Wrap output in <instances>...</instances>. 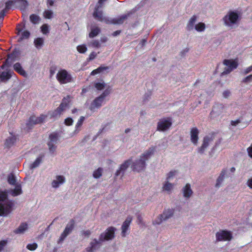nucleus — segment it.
Instances as JSON below:
<instances>
[{
    "label": "nucleus",
    "mask_w": 252,
    "mask_h": 252,
    "mask_svg": "<svg viewBox=\"0 0 252 252\" xmlns=\"http://www.w3.org/2000/svg\"><path fill=\"white\" fill-rule=\"evenodd\" d=\"M240 18L241 14L239 12L236 10H230L223 17L222 23L227 29L231 30L237 26Z\"/></svg>",
    "instance_id": "f257e3e1"
},
{
    "label": "nucleus",
    "mask_w": 252,
    "mask_h": 252,
    "mask_svg": "<svg viewBox=\"0 0 252 252\" xmlns=\"http://www.w3.org/2000/svg\"><path fill=\"white\" fill-rule=\"evenodd\" d=\"M13 210V203L8 200L6 192L0 190V216L6 217Z\"/></svg>",
    "instance_id": "f03ea898"
},
{
    "label": "nucleus",
    "mask_w": 252,
    "mask_h": 252,
    "mask_svg": "<svg viewBox=\"0 0 252 252\" xmlns=\"http://www.w3.org/2000/svg\"><path fill=\"white\" fill-rule=\"evenodd\" d=\"M93 15L95 19L100 21L105 22L109 23H110L109 22H108L107 18L103 15L102 12L99 8L98 7L97 8H95L94 12ZM124 19V17L116 18L114 19V21L111 23L119 24L123 22Z\"/></svg>",
    "instance_id": "7ed1b4c3"
},
{
    "label": "nucleus",
    "mask_w": 252,
    "mask_h": 252,
    "mask_svg": "<svg viewBox=\"0 0 252 252\" xmlns=\"http://www.w3.org/2000/svg\"><path fill=\"white\" fill-rule=\"evenodd\" d=\"M110 93V89L109 88H107L99 96L95 98L93 101L90 107V109L91 110L94 111L95 109L100 107L102 105L105 97Z\"/></svg>",
    "instance_id": "20e7f679"
},
{
    "label": "nucleus",
    "mask_w": 252,
    "mask_h": 252,
    "mask_svg": "<svg viewBox=\"0 0 252 252\" xmlns=\"http://www.w3.org/2000/svg\"><path fill=\"white\" fill-rule=\"evenodd\" d=\"M56 78L61 84H66L72 81L71 74L64 69L59 70L57 73Z\"/></svg>",
    "instance_id": "39448f33"
},
{
    "label": "nucleus",
    "mask_w": 252,
    "mask_h": 252,
    "mask_svg": "<svg viewBox=\"0 0 252 252\" xmlns=\"http://www.w3.org/2000/svg\"><path fill=\"white\" fill-rule=\"evenodd\" d=\"M70 104L71 101L70 98L69 97L65 98L63 100V102L61 104L60 106L58 107L54 112H53L52 114V117L55 118L59 117L62 114L63 111L69 108Z\"/></svg>",
    "instance_id": "423d86ee"
},
{
    "label": "nucleus",
    "mask_w": 252,
    "mask_h": 252,
    "mask_svg": "<svg viewBox=\"0 0 252 252\" xmlns=\"http://www.w3.org/2000/svg\"><path fill=\"white\" fill-rule=\"evenodd\" d=\"M223 63L225 66L222 74H227L231 72L238 66V61L236 59H228L224 60Z\"/></svg>",
    "instance_id": "0eeeda50"
},
{
    "label": "nucleus",
    "mask_w": 252,
    "mask_h": 252,
    "mask_svg": "<svg viewBox=\"0 0 252 252\" xmlns=\"http://www.w3.org/2000/svg\"><path fill=\"white\" fill-rule=\"evenodd\" d=\"M172 125L171 119L169 118L162 119L158 123L157 130L160 131H165L170 128Z\"/></svg>",
    "instance_id": "6e6552de"
},
{
    "label": "nucleus",
    "mask_w": 252,
    "mask_h": 252,
    "mask_svg": "<svg viewBox=\"0 0 252 252\" xmlns=\"http://www.w3.org/2000/svg\"><path fill=\"white\" fill-rule=\"evenodd\" d=\"M145 166V161L140 157L134 161H132V166L131 168L136 171L142 170Z\"/></svg>",
    "instance_id": "1a4fd4ad"
},
{
    "label": "nucleus",
    "mask_w": 252,
    "mask_h": 252,
    "mask_svg": "<svg viewBox=\"0 0 252 252\" xmlns=\"http://www.w3.org/2000/svg\"><path fill=\"white\" fill-rule=\"evenodd\" d=\"M216 239L218 241H230L232 239L231 233L227 231L221 230L216 234Z\"/></svg>",
    "instance_id": "9d476101"
},
{
    "label": "nucleus",
    "mask_w": 252,
    "mask_h": 252,
    "mask_svg": "<svg viewBox=\"0 0 252 252\" xmlns=\"http://www.w3.org/2000/svg\"><path fill=\"white\" fill-rule=\"evenodd\" d=\"M116 229L114 227H111L108 228L106 231L101 234L100 239L102 240H109L114 237V233Z\"/></svg>",
    "instance_id": "9b49d317"
},
{
    "label": "nucleus",
    "mask_w": 252,
    "mask_h": 252,
    "mask_svg": "<svg viewBox=\"0 0 252 252\" xmlns=\"http://www.w3.org/2000/svg\"><path fill=\"white\" fill-rule=\"evenodd\" d=\"M199 130L196 127H192L190 130V139L191 143L196 145L198 140Z\"/></svg>",
    "instance_id": "f8f14e48"
},
{
    "label": "nucleus",
    "mask_w": 252,
    "mask_h": 252,
    "mask_svg": "<svg viewBox=\"0 0 252 252\" xmlns=\"http://www.w3.org/2000/svg\"><path fill=\"white\" fill-rule=\"evenodd\" d=\"M65 182V178L63 176H57L53 180L52 186L54 188H57Z\"/></svg>",
    "instance_id": "ddd939ff"
},
{
    "label": "nucleus",
    "mask_w": 252,
    "mask_h": 252,
    "mask_svg": "<svg viewBox=\"0 0 252 252\" xmlns=\"http://www.w3.org/2000/svg\"><path fill=\"white\" fill-rule=\"evenodd\" d=\"M73 226L72 224H67L64 229L63 232L61 234L59 238V241H63L64 238L70 233L73 229Z\"/></svg>",
    "instance_id": "4468645a"
},
{
    "label": "nucleus",
    "mask_w": 252,
    "mask_h": 252,
    "mask_svg": "<svg viewBox=\"0 0 252 252\" xmlns=\"http://www.w3.org/2000/svg\"><path fill=\"white\" fill-rule=\"evenodd\" d=\"M178 208H176L175 210L173 209H167L165 210L161 215L164 218V220H167L172 217L174 214H177Z\"/></svg>",
    "instance_id": "2eb2a0df"
},
{
    "label": "nucleus",
    "mask_w": 252,
    "mask_h": 252,
    "mask_svg": "<svg viewBox=\"0 0 252 252\" xmlns=\"http://www.w3.org/2000/svg\"><path fill=\"white\" fill-rule=\"evenodd\" d=\"M131 221V219L128 218L123 222L122 226V235L123 237L126 236L127 234Z\"/></svg>",
    "instance_id": "dca6fc26"
},
{
    "label": "nucleus",
    "mask_w": 252,
    "mask_h": 252,
    "mask_svg": "<svg viewBox=\"0 0 252 252\" xmlns=\"http://www.w3.org/2000/svg\"><path fill=\"white\" fill-rule=\"evenodd\" d=\"M183 193L184 196L186 198H189L192 196L193 192L189 184H186L183 188Z\"/></svg>",
    "instance_id": "f3484780"
},
{
    "label": "nucleus",
    "mask_w": 252,
    "mask_h": 252,
    "mask_svg": "<svg viewBox=\"0 0 252 252\" xmlns=\"http://www.w3.org/2000/svg\"><path fill=\"white\" fill-rule=\"evenodd\" d=\"M154 152L155 150L154 148H150L145 151L139 157L146 161L154 154Z\"/></svg>",
    "instance_id": "a211bd4d"
},
{
    "label": "nucleus",
    "mask_w": 252,
    "mask_h": 252,
    "mask_svg": "<svg viewBox=\"0 0 252 252\" xmlns=\"http://www.w3.org/2000/svg\"><path fill=\"white\" fill-rule=\"evenodd\" d=\"M173 184L169 182V181L167 180L163 184L162 187V189L164 191L169 192L173 189Z\"/></svg>",
    "instance_id": "6ab92c4d"
},
{
    "label": "nucleus",
    "mask_w": 252,
    "mask_h": 252,
    "mask_svg": "<svg viewBox=\"0 0 252 252\" xmlns=\"http://www.w3.org/2000/svg\"><path fill=\"white\" fill-rule=\"evenodd\" d=\"M14 69L18 73L23 75V76H26L27 73L26 71L23 69L21 65L19 63H16L13 66Z\"/></svg>",
    "instance_id": "aec40b11"
},
{
    "label": "nucleus",
    "mask_w": 252,
    "mask_h": 252,
    "mask_svg": "<svg viewBox=\"0 0 252 252\" xmlns=\"http://www.w3.org/2000/svg\"><path fill=\"white\" fill-rule=\"evenodd\" d=\"M21 193L22 189L21 185L19 183L16 184L14 189L11 191V195L13 196H15L20 194Z\"/></svg>",
    "instance_id": "412c9836"
},
{
    "label": "nucleus",
    "mask_w": 252,
    "mask_h": 252,
    "mask_svg": "<svg viewBox=\"0 0 252 252\" xmlns=\"http://www.w3.org/2000/svg\"><path fill=\"white\" fill-rule=\"evenodd\" d=\"M196 22V17L195 16H192L189 20L187 24V28L191 30L194 28L195 24Z\"/></svg>",
    "instance_id": "4be33fe9"
},
{
    "label": "nucleus",
    "mask_w": 252,
    "mask_h": 252,
    "mask_svg": "<svg viewBox=\"0 0 252 252\" xmlns=\"http://www.w3.org/2000/svg\"><path fill=\"white\" fill-rule=\"evenodd\" d=\"M18 34L21 36L20 39L21 40L28 38L30 35V33L28 31H23L22 30L18 29Z\"/></svg>",
    "instance_id": "5701e85b"
},
{
    "label": "nucleus",
    "mask_w": 252,
    "mask_h": 252,
    "mask_svg": "<svg viewBox=\"0 0 252 252\" xmlns=\"http://www.w3.org/2000/svg\"><path fill=\"white\" fill-rule=\"evenodd\" d=\"M94 87L97 90L101 91L106 87V84L103 81H99L94 83Z\"/></svg>",
    "instance_id": "b1692460"
},
{
    "label": "nucleus",
    "mask_w": 252,
    "mask_h": 252,
    "mask_svg": "<svg viewBox=\"0 0 252 252\" xmlns=\"http://www.w3.org/2000/svg\"><path fill=\"white\" fill-rule=\"evenodd\" d=\"M130 165L132 166V160L129 159L122 164L120 167V171H125Z\"/></svg>",
    "instance_id": "393cba45"
},
{
    "label": "nucleus",
    "mask_w": 252,
    "mask_h": 252,
    "mask_svg": "<svg viewBox=\"0 0 252 252\" xmlns=\"http://www.w3.org/2000/svg\"><path fill=\"white\" fill-rule=\"evenodd\" d=\"M206 28L205 24L203 23H198L195 25L194 26V29L198 32H202L205 31Z\"/></svg>",
    "instance_id": "a878e982"
},
{
    "label": "nucleus",
    "mask_w": 252,
    "mask_h": 252,
    "mask_svg": "<svg viewBox=\"0 0 252 252\" xmlns=\"http://www.w3.org/2000/svg\"><path fill=\"white\" fill-rule=\"evenodd\" d=\"M59 140V136L57 133H52L49 136V143H52L53 144H56L58 141Z\"/></svg>",
    "instance_id": "bb28decb"
},
{
    "label": "nucleus",
    "mask_w": 252,
    "mask_h": 252,
    "mask_svg": "<svg viewBox=\"0 0 252 252\" xmlns=\"http://www.w3.org/2000/svg\"><path fill=\"white\" fill-rule=\"evenodd\" d=\"M43 15L44 18L47 19H51L53 17L54 12L51 10L47 9L44 11Z\"/></svg>",
    "instance_id": "cd10ccee"
},
{
    "label": "nucleus",
    "mask_w": 252,
    "mask_h": 252,
    "mask_svg": "<svg viewBox=\"0 0 252 252\" xmlns=\"http://www.w3.org/2000/svg\"><path fill=\"white\" fill-rule=\"evenodd\" d=\"M11 77V72H3L0 75V82L7 80Z\"/></svg>",
    "instance_id": "c85d7f7f"
},
{
    "label": "nucleus",
    "mask_w": 252,
    "mask_h": 252,
    "mask_svg": "<svg viewBox=\"0 0 252 252\" xmlns=\"http://www.w3.org/2000/svg\"><path fill=\"white\" fill-rule=\"evenodd\" d=\"M76 49L80 54H85L88 51V48L85 44H80L77 46Z\"/></svg>",
    "instance_id": "c756f323"
},
{
    "label": "nucleus",
    "mask_w": 252,
    "mask_h": 252,
    "mask_svg": "<svg viewBox=\"0 0 252 252\" xmlns=\"http://www.w3.org/2000/svg\"><path fill=\"white\" fill-rule=\"evenodd\" d=\"M41 32L43 34H48L50 30V26L47 24H43L40 27Z\"/></svg>",
    "instance_id": "7c9ffc66"
},
{
    "label": "nucleus",
    "mask_w": 252,
    "mask_h": 252,
    "mask_svg": "<svg viewBox=\"0 0 252 252\" xmlns=\"http://www.w3.org/2000/svg\"><path fill=\"white\" fill-rule=\"evenodd\" d=\"M30 19L31 22L34 24H38L40 21V17L35 14H32L30 17Z\"/></svg>",
    "instance_id": "2f4dec72"
},
{
    "label": "nucleus",
    "mask_w": 252,
    "mask_h": 252,
    "mask_svg": "<svg viewBox=\"0 0 252 252\" xmlns=\"http://www.w3.org/2000/svg\"><path fill=\"white\" fill-rule=\"evenodd\" d=\"M44 43V40L42 38L38 37L34 39V43L36 48L41 47Z\"/></svg>",
    "instance_id": "473e14b6"
},
{
    "label": "nucleus",
    "mask_w": 252,
    "mask_h": 252,
    "mask_svg": "<svg viewBox=\"0 0 252 252\" xmlns=\"http://www.w3.org/2000/svg\"><path fill=\"white\" fill-rule=\"evenodd\" d=\"M28 228L27 224H23L21 225L16 230V232L18 234L23 233Z\"/></svg>",
    "instance_id": "72a5a7b5"
},
{
    "label": "nucleus",
    "mask_w": 252,
    "mask_h": 252,
    "mask_svg": "<svg viewBox=\"0 0 252 252\" xmlns=\"http://www.w3.org/2000/svg\"><path fill=\"white\" fill-rule=\"evenodd\" d=\"M177 170H171L166 175L167 180L169 181L173 179V178L177 174Z\"/></svg>",
    "instance_id": "f704fd0d"
},
{
    "label": "nucleus",
    "mask_w": 252,
    "mask_h": 252,
    "mask_svg": "<svg viewBox=\"0 0 252 252\" xmlns=\"http://www.w3.org/2000/svg\"><path fill=\"white\" fill-rule=\"evenodd\" d=\"M102 173V169L100 168H98L94 171L93 176L94 178L97 179L101 176Z\"/></svg>",
    "instance_id": "c9c22d12"
},
{
    "label": "nucleus",
    "mask_w": 252,
    "mask_h": 252,
    "mask_svg": "<svg viewBox=\"0 0 252 252\" xmlns=\"http://www.w3.org/2000/svg\"><path fill=\"white\" fill-rule=\"evenodd\" d=\"M8 182L11 185H16V184H19V183L16 180V177L12 174L9 176L8 178Z\"/></svg>",
    "instance_id": "e433bc0d"
},
{
    "label": "nucleus",
    "mask_w": 252,
    "mask_h": 252,
    "mask_svg": "<svg viewBox=\"0 0 252 252\" xmlns=\"http://www.w3.org/2000/svg\"><path fill=\"white\" fill-rule=\"evenodd\" d=\"M41 158H37L33 163L31 165V168H35L37 167L41 163Z\"/></svg>",
    "instance_id": "4c0bfd02"
},
{
    "label": "nucleus",
    "mask_w": 252,
    "mask_h": 252,
    "mask_svg": "<svg viewBox=\"0 0 252 252\" xmlns=\"http://www.w3.org/2000/svg\"><path fill=\"white\" fill-rule=\"evenodd\" d=\"M99 32V30L98 28H94L89 33V36L90 37H94V36L97 35Z\"/></svg>",
    "instance_id": "58836bf2"
},
{
    "label": "nucleus",
    "mask_w": 252,
    "mask_h": 252,
    "mask_svg": "<svg viewBox=\"0 0 252 252\" xmlns=\"http://www.w3.org/2000/svg\"><path fill=\"white\" fill-rule=\"evenodd\" d=\"M164 218L162 217L161 215L158 216L157 219H156L154 221L153 223L154 224H159L162 222L163 220H164Z\"/></svg>",
    "instance_id": "ea45409f"
},
{
    "label": "nucleus",
    "mask_w": 252,
    "mask_h": 252,
    "mask_svg": "<svg viewBox=\"0 0 252 252\" xmlns=\"http://www.w3.org/2000/svg\"><path fill=\"white\" fill-rule=\"evenodd\" d=\"M73 123V120L71 118L68 117L64 120V124L67 126H70Z\"/></svg>",
    "instance_id": "a19ab883"
},
{
    "label": "nucleus",
    "mask_w": 252,
    "mask_h": 252,
    "mask_svg": "<svg viewBox=\"0 0 252 252\" xmlns=\"http://www.w3.org/2000/svg\"><path fill=\"white\" fill-rule=\"evenodd\" d=\"M37 245L36 243L28 244L27 246V248L30 251H34L37 248Z\"/></svg>",
    "instance_id": "79ce46f5"
},
{
    "label": "nucleus",
    "mask_w": 252,
    "mask_h": 252,
    "mask_svg": "<svg viewBox=\"0 0 252 252\" xmlns=\"http://www.w3.org/2000/svg\"><path fill=\"white\" fill-rule=\"evenodd\" d=\"M104 69H105V67H98L96 69L94 70L91 72V75H94L96 74L100 73L102 70H103Z\"/></svg>",
    "instance_id": "37998d69"
},
{
    "label": "nucleus",
    "mask_w": 252,
    "mask_h": 252,
    "mask_svg": "<svg viewBox=\"0 0 252 252\" xmlns=\"http://www.w3.org/2000/svg\"><path fill=\"white\" fill-rule=\"evenodd\" d=\"M84 119H85V118L83 116H81L79 118V119L78 120L77 123H76V126H75L76 129L78 128V127H80L82 126V125L84 121Z\"/></svg>",
    "instance_id": "c03bdc74"
},
{
    "label": "nucleus",
    "mask_w": 252,
    "mask_h": 252,
    "mask_svg": "<svg viewBox=\"0 0 252 252\" xmlns=\"http://www.w3.org/2000/svg\"><path fill=\"white\" fill-rule=\"evenodd\" d=\"M7 241L5 240L0 241V252L4 249V247L7 245Z\"/></svg>",
    "instance_id": "a18cd8bd"
},
{
    "label": "nucleus",
    "mask_w": 252,
    "mask_h": 252,
    "mask_svg": "<svg viewBox=\"0 0 252 252\" xmlns=\"http://www.w3.org/2000/svg\"><path fill=\"white\" fill-rule=\"evenodd\" d=\"M21 5L20 7L21 10H24L28 5V2L26 0H22L21 1Z\"/></svg>",
    "instance_id": "49530a36"
},
{
    "label": "nucleus",
    "mask_w": 252,
    "mask_h": 252,
    "mask_svg": "<svg viewBox=\"0 0 252 252\" xmlns=\"http://www.w3.org/2000/svg\"><path fill=\"white\" fill-rule=\"evenodd\" d=\"M55 144L52 143H48V146L49 150L51 152H54L56 150V146L54 145Z\"/></svg>",
    "instance_id": "de8ad7c7"
},
{
    "label": "nucleus",
    "mask_w": 252,
    "mask_h": 252,
    "mask_svg": "<svg viewBox=\"0 0 252 252\" xmlns=\"http://www.w3.org/2000/svg\"><path fill=\"white\" fill-rule=\"evenodd\" d=\"M97 56V53L94 52H92L89 55V60H93L95 59Z\"/></svg>",
    "instance_id": "09e8293b"
},
{
    "label": "nucleus",
    "mask_w": 252,
    "mask_h": 252,
    "mask_svg": "<svg viewBox=\"0 0 252 252\" xmlns=\"http://www.w3.org/2000/svg\"><path fill=\"white\" fill-rule=\"evenodd\" d=\"M45 116H41L40 117L37 118L35 121V123H38L43 122L45 119Z\"/></svg>",
    "instance_id": "8fccbe9b"
},
{
    "label": "nucleus",
    "mask_w": 252,
    "mask_h": 252,
    "mask_svg": "<svg viewBox=\"0 0 252 252\" xmlns=\"http://www.w3.org/2000/svg\"><path fill=\"white\" fill-rule=\"evenodd\" d=\"M247 186L251 189H252V177L248 179L247 182Z\"/></svg>",
    "instance_id": "3c124183"
},
{
    "label": "nucleus",
    "mask_w": 252,
    "mask_h": 252,
    "mask_svg": "<svg viewBox=\"0 0 252 252\" xmlns=\"http://www.w3.org/2000/svg\"><path fill=\"white\" fill-rule=\"evenodd\" d=\"M92 45L94 47H98L100 46V43L98 41H94L92 42Z\"/></svg>",
    "instance_id": "603ef678"
},
{
    "label": "nucleus",
    "mask_w": 252,
    "mask_h": 252,
    "mask_svg": "<svg viewBox=\"0 0 252 252\" xmlns=\"http://www.w3.org/2000/svg\"><path fill=\"white\" fill-rule=\"evenodd\" d=\"M252 79V75H249L245 79L244 81L246 83H250L251 82Z\"/></svg>",
    "instance_id": "864d4df0"
},
{
    "label": "nucleus",
    "mask_w": 252,
    "mask_h": 252,
    "mask_svg": "<svg viewBox=\"0 0 252 252\" xmlns=\"http://www.w3.org/2000/svg\"><path fill=\"white\" fill-rule=\"evenodd\" d=\"M249 156L252 158V145L248 149Z\"/></svg>",
    "instance_id": "5fc2aeb1"
},
{
    "label": "nucleus",
    "mask_w": 252,
    "mask_h": 252,
    "mask_svg": "<svg viewBox=\"0 0 252 252\" xmlns=\"http://www.w3.org/2000/svg\"><path fill=\"white\" fill-rule=\"evenodd\" d=\"M208 140L207 139H205L204 140L203 144L201 147L202 149H204L205 147H206V146H207Z\"/></svg>",
    "instance_id": "6e6d98bb"
},
{
    "label": "nucleus",
    "mask_w": 252,
    "mask_h": 252,
    "mask_svg": "<svg viewBox=\"0 0 252 252\" xmlns=\"http://www.w3.org/2000/svg\"><path fill=\"white\" fill-rule=\"evenodd\" d=\"M56 1V0H47V4L49 6H53L54 2Z\"/></svg>",
    "instance_id": "4d7b16f0"
},
{
    "label": "nucleus",
    "mask_w": 252,
    "mask_h": 252,
    "mask_svg": "<svg viewBox=\"0 0 252 252\" xmlns=\"http://www.w3.org/2000/svg\"><path fill=\"white\" fill-rule=\"evenodd\" d=\"M11 56L12 55H10V56L9 55L8 56V59L6 60V63H5V64H4L3 65L1 66V68L3 69L4 67H5V66L8 65V64L9 63L8 60H9V59H10V58L11 57Z\"/></svg>",
    "instance_id": "13d9d810"
},
{
    "label": "nucleus",
    "mask_w": 252,
    "mask_h": 252,
    "mask_svg": "<svg viewBox=\"0 0 252 252\" xmlns=\"http://www.w3.org/2000/svg\"><path fill=\"white\" fill-rule=\"evenodd\" d=\"M12 3V1H8L6 3V7L8 8L9 6L11 5Z\"/></svg>",
    "instance_id": "bf43d9fd"
},
{
    "label": "nucleus",
    "mask_w": 252,
    "mask_h": 252,
    "mask_svg": "<svg viewBox=\"0 0 252 252\" xmlns=\"http://www.w3.org/2000/svg\"><path fill=\"white\" fill-rule=\"evenodd\" d=\"M217 108H214L213 110V114H215V113H217Z\"/></svg>",
    "instance_id": "052dcab7"
},
{
    "label": "nucleus",
    "mask_w": 252,
    "mask_h": 252,
    "mask_svg": "<svg viewBox=\"0 0 252 252\" xmlns=\"http://www.w3.org/2000/svg\"><path fill=\"white\" fill-rule=\"evenodd\" d=\"M234 124H233V125L236 126V124L238 123V121H237V122H234Z\"/></svg>",
    "instance_id": "680f3d73"
},
{
    "label": "nucleus",
    "mask_w": 252,
    "mask_h": 252,
    "mask_svg": "<svg viewBox=\"0 0 252 252\" xmlns=\"http://www.w3.org/2000/svg\"><path fill=\"white\" fill-rule=\"evenodd\" d=\"M77 110L76 109H74L72 110V113H75Z\"/></svg>",
    "instance_id": "e2e57ef3"
},
{
    "label": "nucleus",
    "mask_w": 252,
    "mask_h": 252,
    "mask_svg": "<svg viewBox=\"0 0 252 252\" xmlns=\"http://www.w3.org/2000/svg\"><path fill=\"white\" fill-rule=\"evenodd\" d=\"M118 172H121L120 171V170ZM119 174H120V172H119Z\"/></svg>",
    "instance_id": "0e129e2a"
},
{
    "label": "nucleus",
    "mask_w": 252,
    "mask_h": 252,
    "mask_svg": "<svg viewBox=\"0 0 252 252\" xmlns=\"http://www.w3.org/2000/svg\"><path fill=\"white\" fill-rule=\"evenodd\" d=\"M218 180H220V177H219Z\"/></svg>",
    "instance_id": "69168bd1"
}]
</instances>
